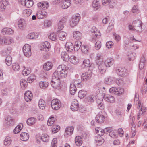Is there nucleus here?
<instances>
[{
    "mask_svg": "<svg viewBox=\"0 0 147 147\" xmlns=\"http://www.w3.org/2000/svg\"><path fill=\"white\" fill-rule=\"evenodd\" d=\"M103 98L107 101L110 103H113L115 101L114 98L113 96L109 94H106L105 95Z\"/></svg>",
    "mask_w": 147,
    "mask_h": 147,
    "instance_id": "nucleus-15",
    "label": "nucleus"
},
{
    "mask_svg": "<svg viewBox=\"0 0 147 147\" xmlns=\"http://www.w3.org/2000/svg\"><path fill=\"white\" fill-rule=\"evenodd\" d=\"M31 69L30 68L27 69H24L22 72L23 75L24 76H26L30 74L31 73Z\"/></svg>",
    "mask_w": 147,
    "mask_h": 147,
    "instance_id": "nucleus-54",
    "label": "nucleus"
},
{
    "mask_svg": "<svg viewBox=\"0 0 147 147\" xmlns=\"http://www.w3.org/2000/svg\"><path fill=\"white\" fill-rule=\"evenodd\" d=\"M5 62L8 66L10 65L12 63V59L11 56L8 55L7 56L5 59Z\"/></svg>",
    "mask_w": 147,
    "mask_h": 147,
    "instance_id": "nucleus-46",
    "label": "nucleus"
},
{
    "mask_svg": "<svg viewBox=\"0 0 147 147\" xmlns=\"http://www.w3.org/2000/svg\"><path fill=\"white\" fill-rule=\"evenodd\" d=\"M74 127L73 126L67 128L65 131V135H71L73 133Z\"/></svg>",
    "mask_w": 147,
    "mask_h": 147,
    "instance_id": "nucleus-31",
    "label": "nucleus"
},
{
    "mask_svg": "<svg viewBox=\"0 0 147 147\" xmlns=\"http://www.w3.org/2000/svg\"><path fill=\"white\" fill-rule=\"evenodd\" d=\"M78 102L76 99H74L71 103L70 108L73 111H77L79 108Z\"/></svg>",
    "mask_w": 147,
    "mask_h": 147,
    "instance_id": "nucleus-11",
    "label": "nucleus"
},
{
    "mask_svg": "<svg viewBox=\"0 0 147 147\" xmlns=\"http://www.w3.org/2000/svg\"><path fill=\"white\" fill-rule=\"evenodd\" d=\"M127 55V58L129 61H133L135 58V53L131 51H128Z\"/></svg>",
    "mask_w": 147,
    "mask_h": 147,
    "instance_id": "nucleus-26",
    "label": "nucleus"
},
{
    "mask_svg": "<svg viewBox=\"0 0 147 147\" xmlns=\"http://www.w3.org/2000/svg\"><path fill=\"white\" fill-rule=\"evenodd\" d=\"M95 45L96 49L98 50L101 47V42L100 41H98L95 43Z\"/></svg>",
    "mask_w": 147,
    "mask_h": 147,
    "instance_id": "nucleus-63",
    "label": "nucleus"
},
{
    "mask_svg": "<svg viewBox=\"0 0 147 147\" xmlns=\"http://www.w3.org/2000/svg\"><path fill=\"white\" fill-rule=\"evenodd\" d=\"M98 62L96 64L98 65L99 71L101 74H103L106 71V68L107 67L103 61Z\"/></svg>",
    "mask_w": 147,
    "mask_h": 147,
    "instance_id": "nucleus-8",
    "label": "nucleus"
},
{
    "mask_svg": "<svg viewBox=\"0 0 147 147\" xmlns=\"http://www.w3.org/2000/svg\"><path fill=\"white\" fill-rule=\"evenodd\" d=\"M49 83L46 82L41 81L39 83V86L42 88H45L47 87Z\"/></svg>",
    "mask_w": 147,
    "mask_h": 147,
    "instance_id": "nucleus-48",
    "label": "nucleus"
},
{
    "mask_svg": "<svg viewBox=\"0 0 147 147\" xmlns=\"http://www.w3.org/2000/svg\"><path fill=\"white\" fill-rule=\"evenodd\" d=\"M73 36L76 39L79 40L81 39L82 37V34L80 32L76 31L73 32Z\"/></svg>",
    "mask_w": 147,
    "mask_h": 147,
    "instance_id": "nucleus-32",
    "label": "nucleus"
},
{
    "mask_svg": "<svg viewBox=\"0 0 147 147\" xmlns=\"http://www.w3.org/2000/svg\"><path fill=\"white\" fill-rule=\"evenodd\" d=\"M54 118L52 117L50 119H49L47 121V124L49 126H51L54 123Z\"/></svg>",
    "mask_w": 147,
    "mask_h": 147,
    "instance_id": "nucleus-58",
    "label": "nucleus"
},
{
    "mask_svg": "<svg viewBox=\"0 0 147 147\" xmlns=\"http://www.w3.org/2000/svg\"><path fill=\"white\" fill-rule=\"evenodd\" d=\"M37 6L40 9L45 10L47 9L49 6L48 3L47 2H40L38 3Z\"/></svg>",
    "mask_w": 147,
    "mask_h": 147,
    "instance_id": "nucleus-14",
    "label": "nucleus"
},
{
    "mask_svg": "<svg viewBox=\"0 0 147 147\" xmlns=\"http://www.w3.org/2000/svg\"><path fill=\"white\" fill-rule=\"evenodd\" d=\"M105 119V116L99 112L96 115L95 117V120L97 123H103Z\"/></svg>",
    "mask_w": 147,
    "mask_h": 147,
    "instance_id": "nucleus-12",
    "label": "nucleus"
},
{
    "mask_svg": "<svg viewBox=\"0 0 147 147\" xmlns=\"http://www.w3.org/2000/svg\"><path fill=\"white\" fill-rule=\"evenodd\" d=\"M50 47L51 46L49 43L48 42L45 41L43 43L41 48L43 51H47L49 50Z\"/></svg>",
    "mask_w": 147,
    "mask_h": 147,
    "instance_id": "nucleus-19",
    "label": "nucleus"
},
{
    "mask_svg": "<svg viewBox=\"0 0 147 147\" xmlns=\"http://www.w3.org/2000/svg\"><path fill=\"white\" fill-rule=\"evenodd\" d=\"M53 66L52 63L51 62L48 61L44 64L43 67L45 70L49 71L52 69Z\"/></svg>",
    "mask_w": 147,
    "mask_h": 147,
    "instance_id": "nucleus-17",
    "label": "nucleus"
},
{
    "mask_svg": "<svg viewBox=\"0 0 147 147\" xmlns=\"http://www.w3.org/2000/svg\"><path fill=\"white\" fill-rule=\"evenodd\" d=\"M92 6L94 8H96L97 9L100 8V5L99 3V0H94L92 4Z\"/></svg>",
    "mask_w": 147,
    "mask_h": 147,
    "instance_id": "nucleus-44",
    "label": "nucleus"
},
{
    "mask_svg": "<svg viewBox=\"0 0 147 147\" xmlns=\"http://www.w3.org/2000/svg\"><path fill=\"white\" fill-rule=\"evenodd\" d=\"M38 37L37 33L36 32H32L29 33L27 36V38L28 39H35Z\"/></svg>",
    "mask_w": 147,
    "mask_h": 147,
    "instance_id": "nucleus-37",
    "label": "nucleus"
},
{
    "mask_svg": "<svg viewBox=\"0 0 147 147\" xmlns=\"http://www.w3.org/2000/svg\"><path fill=\"white\" fill-rule=\"evenodd\" d=\"M25 21L23 19H20L18 22V27L20 29L23 27L25 26Z\"/></svg>",
    "mask_w": 147,
    "mask_h": 147,
    "instance_id": "nucleus-47",
    "label": "nucleus"
},
{
    "mask_svg": "<svg viewBox=\"0 0 147 147\" xmlns=\"http://www.w3.org/2000/svg\"><path fill=\"white\" fill-rule=\"evenodd\" d=\"M71 1L70 0H55L53 1V4L60 3L63 9H67L71 5Z\"/></svg>",
    "mask_w": 147,
    "mask_h": 147,
    "instance_id": "nucleus-2",
    "label": "nucleus"
},
{
    "mask_svg": "<svg viewBox=\"0 0 147 147\" xmlns=\"http://www.w3.org/2000/svg\"><path fill=\"white\" fill-rule=\"evenodd\" d=\"M6 123L8 125H13L14 123V120L13 117L8 116L5 119Z\"/></svg>",
    "mask_w": 147,
    "mask_h": 147,
    "instance_id": "nucleus-22",
    "label": "nucleus"
},
{
    "mask_svg": "<svg viewBox=\"0 0 147 147\" xmlns=\"http://www.w3.org/2000/svg\"><path fill=\"white\" fill-rule=\"evenodd\" d=\"M38 138L45 142H48L49 139V136L46 134H42L41 136H39Z\"/></svg>",
    "mask_w": 147,
    "mask_h": 147,
    "instance_id": "nucleus-28",
    "label": "nucleus"
},
{
    "mask_svg": "<svg viewBox=\"0 0 147 147\" xmlns=\"http://www.w3.org/2000/svg\"><path fill=\"white\" fill-rule=\"evenodd\" d=\"M51 104L52 108L55 110L59 109L61 106L60 101L57 99L53 100L51 102Z\"/></svg>",
    "mask_w": 147,
    "mask_h": 147,
    "instance_id": "nucleus-4",
    "label": "nucleus"
},
{
    "mask_svg": "<svg viewBox=\"0 0 147 147\" xmlns=\"http://www.w3.org/2000/svg\"><path fill=\"white\" fill-rule=\"evenodd\" d=\"M80 18V15L78 13L73 15L72 17L71 21L70 22L71 26L74 27L76 26L79 22Z\"/></svg>",
    "mask_w": 147,
    "mask_h": 147,
    "instance_id": "nucleus-6",
    "label": "nucleus"
},
{
    "mask_svg": "<svg viewBox=\"0 0 147 147\" xmlns=\"http://www.w3.org/2000/svg\"><path fill=\"white\" fill-rule=\"evenodd\" d=\"M57 139L56 138H54L52 140L51 143V147H57Z\"/></svg>",
    "mask_w": 147,
    "mask_h": 147,
    "instance_id": "nucleus-60",
    "label": "nucleus"
},
{
    "mask_svg": "<svg viewBox=\"0 0 147 147\" xmlns=\"http://www.w3.org/2000/svg\"><path fill=\"white\" fill-rule=\"evenodd\" d=\"M77 91V88L76 86L73 84H70V92L71 94L74 95Z\"/></svg>",
    "mask_w": 147,
    "mask_h": 147,
    "instance_id": "nucleus-36",
    "label": "nucleus"
},
{
    "mask_svg": "<svg viewBox=\"0 0 147 147\" xmlns=\"http://www.w3.org/2000/svg\"><path fill=\"white\" fill-rule=\"evenodd\" d=\"M102 100L101 99H96V102L99 108L101 110L103 109L104 108V105L102 103Z\"/></svg>",
    "mask_w": 147,
    "mask_h": 147,
    "instance_id": "nucleus-33",
    "label": "nucleus"
},
{
    "mask_svg": "<svg viewBox=\"0 0 147 147\" xmlns=\"http://www.w3.org/2000/svg\"><path fill=\"white\" fill-rule=\"evenodd\" d=\"M81 50L83 53L87 54L91 50V47L86 45H84L81 46Z\"/></svg>",
    "mask_w": 147,
    "mask_h": 147,
    "instance_id": "nucleus-20",
    "label": "nucleus"
},
{
    "mask_svg": "<svg viewBox=\"0 0 147 147\" xmlns=\"http://www.w3.org/2000/svg\"><path fill=\"white\" fill-rule=\"evenodd\" d=\"M36 121V119L34 117L28 118L27 121L26 123L30 126L32 125L35 124Z\"/></svg>",
    "mask_w": 147,
    "mask_h": 147,
    "instance_id": "nucleus-25",
    "label": "nucleus"
},
{
    "mask_svg": "<svg viewBox=\"0 0 147 147\" xmlns=\"http://www.w3.org/2000/svg\"><path fill=\"white\" fill-rule=\"evenodd\" d=\"M22 127L21 125H19L16 126L14 129V133L16 134L20 132L22 128L23 125H22Z\"/></svg>",
    "mask_w": 147,
    "mask_h": 147,
    "instance_id": "nucleus-49",
    "label": "nucleus"
},
{
    "mask_svg": "<svg viewBox=\"0 0 147 147\" xmlns=\"http://www.w3.org/2000/svg\"><path fill=\"white\" fill-rule=\"evenodd\" d=\"M32 94L30 91H27L25 93L24 98L27 102H29L31 101L32 98Z\"/></svg>",
    "mask_w": 147,
    "mask_h": 147,
    "instance_id": "nucleus-13",
    "label": "nucleus"
},
{
    "mask_svg": "<svg viewBox=\"0 0 147 147\" xmlns=\"http://www.w3.org/2000/svg\"><path fill=\"white\" fill-rule=\"evenodd\" d=\"M85 68L88 67L90 66V61L88 59H86L83 61L82 66Z\"/></svg>",
    "mask_w": 147,
    "mask_h": 147,
    "instance_id": "nucleus-43",
    "label": "nucleus"
},
{
    "mask_svg": "<svg viewBox=\"0 0 147 147\" xmlns=\"http://www.w3.org/2000/svg\"><path fill=\"white\" fill-rule=\"evenodd\" d=\"M59 38V40L61 41L64 40L66 39V36L67 35L66 32L64 31H60L58 32Z\"/></svg>",
    "mask_w": 147,
    "mask_h": 147,
    "instance_id": "nucleus-29",
    "label": "nucleus"
},
{
    "mask_svg": "<svg viewBox=\"0 0 147 147\" xmlns=\"http://www.w3.org/2000/svg\"><path fill=\"white\" fill-rule=\"evenodd\" d=\"M11 48L9 47H8L2 51V54L3 56L9 55L11 52Z\"/></svg>",
    "mask_w": 147,
    "mask_h": 147,
    "instance_id": "nucleus-40",
    "label": "nucleus"
},
{
    "mask_svg": "<svg viewBox=\"0 0 147 147\" xmlns=\"http://www.w3.org/2000/svg\"><path fill=\"white\" fill-rule=\"evenodd\" d=\"M82 42L80 41H77L75 42L74 46V50L77 51L80 48Z\"/></svg>",
    "mask_w": 147,
    "mask_h": 147,
    "instance_id": "nucleus-41",
    "label": "nucleus"
},
{
    "mask_svg": "<svg viewBox=\"0 0 147 147\" xmlns=\"http://www.w3.org/2000/svg\"><path fill=\"white\" fill-rule=\"evenodd\" d=\"M51 84L52 87L55 88H57L59 86V84H57L56 82L53 81H51Z\"/></svg>",
    "mask_w": 147,
    "mask_h": 147,
    "instance_id": "nucleus-62",
    "label": "nucleus"
},
{
    "mask_svg": "<svg viewBox=\"0 0 147 147\" xmlns=\"http://www.w3.org/2000/svg\"><path fill=\"white\" fill-rule=\"evenodd\" d=\"M32 13V10L30 9L25 10L23 11V13L25 16L26 17L29 16Z\"/></svg>",
    "mask_w": 147,
    "mask_h": 147,
    "instance_id": "nucleus-50",
    "label": "nucleus"
},
{
    "mask_svg": "<svg viewBox=\"0 0 147 147\" xmlns=\"http://www.w3.org/2000/svg\"><path fill=\"white\" fill-rule=\"evenodd\" d=\"M27 82L25 79H22L20 80V84L22 88H25L27 87Z\"/></svg>",
    "mask_w": 147,
    "mask_h": 147,
    "instance_id": "nucleus-52",
    "label": "nucleus"
},
{
    "mask_svg": "<svg viewBox=\"0 0 147 147\" xmlns=\"http://www.w3.org/2000/svg\"><path fill=\"white\" fill-rule=\"evenodd\" d=\"M95 141L96 143H98L97 145L102 144L104 142V140L103 138L99 135L95 136L94 138Z\"/></svg>",
    "mask_w": 147,
    "mask_h": 147,
    "instance_id": "nucleus-16",
    "label": "nucleus"
},
{
    "mask_svg": "<svg viewBox=\"0 0 147 147\" xmlns=\"http://www.w3.org/2000/svg\"><path fill=\"white\" fill-rule=\"evenodd\" d=\"M75 143L76 145L78 146H80L82 144V141L81 137L79 136H77L75 138Z\"/></svg>",
    "mask_w": 147,
    "mask_h": 147,
    "instance_id": "nucleus-34",
    "label": "nucleus"
},
{
    "mask_svg": "<svg viewBox=\"0 0 147 147\" xmlns=\"http://www.w3.org/2000/svg\"><path fill=\"white\" fill-rule=\"evenodd\" d=\"M33 5V2L32 0H27L24 5L28 8H30L32 7Z\"/></svg>",
    "mask_w": 147,
    "mask_h": 147,
    "instance_id": "nucleus-45",
    "label": "nucleus"
},
{
    "mask_svg": "<svg viewBox=\"0 0 147 147\" xmlns=\"http://www.w3.org/2000/svg\"><path fill=\"white\" fill-rule=\"evenodd\" d=\"M69 60L70 62L74 64H76L78 63V59L74 55L70 56Z\"/></svg>",
    "mask_w": 147,
    "mask_h": 147,
    "instance_id": "nucleus-35",
    "label": "nucleus"
},
{
    "mask_svg": "<svg viewBox=\"0 0 147 147\" xmlns=\"http://www.w3.org/2000/svg\"><path fill=\"white\" fill-rule=\"evenodd\" d=\"M58 26V30H57V33H58V32H59L61 31L64 27V25L62 23H59Z\"/></svg>",
    "mask_w": 147,
    "mask_h": 147,
    "instance_id": "nucleus-61",
    "label": "nucleus"
},
{
    "mask_svg": "<svg viewBox=\"0 0 147 147\" xmlns=\"http://www.w3.org/2000/svg\"><path fill=\"white\" fill-rule=\"evenodd\" d=\"M67 67L65 65H59L58 67L57 70L55 71L53 75V77L58 79L60 78H64L66 77L67 73Z\"/></svg>",
    "mask_w": 147,
    "mask_h": 147,
    "instance_id": "nucleus-1",
    "label": "nucleus"
},
{
    "mask_svg": "<svg viewBox=\"0 0 147 147\" xmlns=\"http://www.w3.org/2000/svg\"><path fill=\"white\" fill-rule=\"evenodd\" d=\"M61 57L63 61H67L69 59V57L68 54L65 51H63L61 54Z\"/></svg>",
    "mask_w": 147,
    "mask_h": 147,
    "instance_id": "nucleus-23",
    "label": "nucleus"
},
{
    "mask_svg": "<svg viewBox=\"0 0 147 147\" xmlns=\"http://www.w3.org/2000/svg\"><path fill=\"white\" fill-rule=\"evenodd\" d=\"M87 94L86 91L82 90L79 91L78 93V96L80 98H83Z\"/></svg>",
    "mask_w": 147,
    "mask_h": 147,
    "instance_id": "nucleus-30",
    "label": "nucleus"
},
{
    "mask_svg": "<svg viewBox=\"0 0 147 147\" xmlns=\"http://www.w3.org/2000/svg\"><path fill=\"white\" fill-rule=\"evenodd\" d=\"M133 24L135 30L139 32L142 31V24L141 21L139 20L134 21Z\"/></svg>",
    "mask_w": 147,
    "mask_h": 147,
    "instance_id": "nucleus-7",
    "label": "nucleus"
},
{
    "mask_svg": "<svg viewBox=\"0 0 147 147\" xmlns=\"http://www.w3.org/2000/svg\"><path fill=\"white\" fill-rule=\"evenodd\" d=\"M23 51L24 55L27 57H30L31 55L30 46L28 44H26L23 47Z\"/></svg>",
    "mask_w": 147,
    "mask_h": 147,
    "instance_id": "nucleus-5",
    "label": "nucleus"
},
{
    "mask_svg": "<svg viewBox=\"0 0 147 147\" xmlns=\"http://www.w3.org/2000/svg\"><path fill=\"white\" fill-rule=\"evenodd\" d=\"M49 38L52 41H55L57 39V36L54 33H52L49 36Z\"/></svg>",
    "mask_w": 147,
    "mask_h": 147,
    "instance_id": "nucleus-56",
    "label": "nucleus"
},
{
    "mask_svg": "<svg viewBox=\"0 0 147 147\" xmlns=\"http://www.w3.org/2000/svg\"><path fill=\"white\" fill-rule=\"evenodd\" d=\"M92 72L91 70H88V71L82 74L81 76L82 81H86L91 77Z\"/></svg>",
    "mask_w": 147,
    "mask_h": 147,
    "instance_id": "nucleus-9",
    "label": "nucleus"
},
{
    "mask_svg": "<svg viewBox=\"0 0 147 147\" xmlns=\"http://www.w3.org/2000/svg\"><path fill=\"white\" fill-rule=\"evenodd\" d=\"M12 66L13 69L15 71H18L20 69V67L17 63H13Z\"/></svg>",
    "mask_w": 147,
    "mask_h": 147,
    "instance_id": "nucleus-55",
    "label": "nucleus"
},
{
    "mask_svg": "<svg viewBox=\"0 0 147 147\" xmlns=\"http://www.w3.org/2000/svg\"><path fill=\"white\" fill-rule=\"evenodd\" d=\"M2 33L3 34L9 35L12 34L13 33V31L10 28H5L2 30Z\"/></svg>",
    "mask_w": 147,
    "mask_h": 147,
    "instance_id": "nucleus-21",
    "label": "nucleus"
},
{
    "mask_svg": "<svg viewBox=\"0 0 147 147\" xmlns=\"http://www.w3.org/2000/svg\"><path fill=\"white\" fill-rule=\"evenodd\" d=\"M38 106L40 109L42 110L45 109V102L43 99H40L38 102Z\"/></svg>",
    "mask_w": 147,
    "mask_h": 147,
    "instance_id": "nucleus-39",
    "label": "nucleus"
},
{
    "mask_svg": "<svg viewBox=\"0 0 147 147\" xmlns=\"http://www.w3.org/2000/svg\"><path fill=\"white\" fill-rule=\"evenodd\" d=\"M20 138L22 140L26 141L29 139V135L27 133L22 132L20 135Z\"/></svg>",
    "mask_w": 147,
    "mask_h": 147,
    "instance_id": "nucleus-27",
    "label": "nucleus"
},
{
    "mask_svg": "<svg viewBox=\"0 0 147 147\" xmlns=\"http://www.w3.org/2000/svg\"><path fill=\"white\" fill-rule=\"evenodd\" d=\"M104 63L106 65L107 67H109L113 64V62L110 59H107L104 62Z\"/></svg>",
    "mask_w": 147,
    "mask_h": 147,
    "instance_id": "nucleus-53",
    "label": "nucleus"
},
{
    "mask_svg": "<svg viewBox=\"0 0 147 147\" xmlns=\"http://www.w3.org/2000/svg\"><path fill=\"white\" fill-rule=\"evenodd\" d=\"M104 82L106 84L111 85L113 82V78L111 76L106 77L105 79Z\"/></svg>",
    "mask_w": 147,
    "mask_h": 147,
    "instance_id": "nucleus-42",
    "label": "nucleus"
},
{
    "mask_svg": "<svg viewBox=\"0 0 147 147\" xmlns=\"http://www.w3.org/2000/svg\"><path fill=\"white\" fill-rule=\"evenodd\" d=\"M112 128H111L110 127H106L104 128L105 132V134H107L108 133L110 134V133L111 131V130H112Z\"/></svg>",
    "mask_w": 147,
    "mask_h": 147,
    "instance_id": "nucleus-64",
    "label": "nucleus"
},
{
    "mask_svg": "<svg viewBox=\"0 0 147 147\" xmlns=\"http://www.w3.org/2000/svg\"><path fill=\"white\" fill-rule=\"evenodd\" d=\"M13 42V40L12 39L7 38H5V40L4 42H5V44L7 45L11 44Z\"/></svg>",
    "mask_w": 147,
    "mask_h": 147,
    "instance_id": "nucleus-59",
    "label": "nucleus"
},
{
    "mask_svg": "<svg viewBox=\"0 0 147 147\" xmlns=\"http://www.w3.org/2000/svg\"><path fill=\"white\" fill-rule=\"evenodd\" d=\"M65 47L66 50L68 52H71L73 50L74 48V46L73 44L70 42H67L65 45Z\"/></svg>",
    "mask_w": 147,
    "mask_h": 147,
    "instance_id": "nucleus-24",
    "label": "nucleus"
},
{
    "mask_svg": "<svg viewBox=\"0 0 147 147\" xmlns=\"http://www.w3.org/2000/svg\"><path fill=\"white\" fill-rule=\"evenodd\" d=\"M109 92L116 95H120L123 92L124 90L123 88L116 87H112L109 90Z\"/></svg>",
    "mask_w": 147,
    "mask_h": 147,
    "instance_id": "nucleus-3",
    "label": "nucleus"
},
{
    "mask_svg": "<svg viewBox=\"0 0 147 147\" xmlns=\"http://www.w3.org/2000/svg\"><path fill=\"white\" fill-rule=\"evenodd\" d=\"M116 72L119 76L124 77L127 75V70L125 68L119 67L116 70Z\"/></svg>",
    "mask_w": 147,
    "mask_h": 147,
    "instance_id": "nucleus-10",
    "label": "nucleus"
},
{
    "mask_svg": "<svg viewBox=\"0 0 147 147\" xmlns=\"http://www.w3.org/2000/svg\"><path fill=\"white\" fill-rule=\"evenodd\" d=\"M36 79V77L34 74H32L28 78L27 80L30 83H32L33 81Z\"/></svg>",
    "mask_w": 147,
    "mask_h": 147,
    "instance_id": "nucleus-51",
    "label": "nucleus"
},
{
    "mask_svg": "<svg viewBox=\"0 0 147 147\" xmlns=\"http://www.w3.org/2000/svg\"><path fill=\"white\" fill-rule=\"evenodd\" d=\"M109 135L110 137L113 138H116L118 136L117 133L115 131H113V129H112Z\"/></svg>",
    "mask_w": 147,
    "mask_h": 147,
    "instance_id": "nucleus-57",
    "label": "nucleus"
},
{
    "mask_svg": "<svg viewBox=\"0 0 147 147\" xmlns=\"http://www.w3.org/2000/svg\"><path fill=\"white\" fill-rule=\"evenodd\" d=\"M12 142L11 138L9 136H7L4 141V144L7 146H9Z\"/></svg>",
    "mask_w": 147,
    "mask_h": 147,
    "instance_id": "nucleus-38",
    "label": "nucleus"
},
{
    "mask_svg": "<svg viewBox=\"0 0 147 147\" xmlns=\"http://www.w3.org/2000/svg\"><path fill=\"white\" fill-rule=\"evenodd\" d=\"M47 13L44 11H38L36 14L38 19H42L46 17Z\"/></svg>",
    "mask_w": 147,
    "mask_h": 147,
    "instance_id": "nucleus-18",
    "label": "nucleus"
}]
</instances>
